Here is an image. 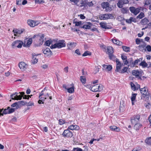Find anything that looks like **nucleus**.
Instances as JSON below:
<instances>
[{
    "label": "nucleus",
    "instance_id": "obj_1",
    "mask_svg": "<svg viewBox=\"0 0 151 151\" xmlns=\"http://www.w3.org/2000/svg\"><path fill=\"white\" fill-rule=\"evenodd\" d=\"M66 45L65 41L64 40H59L58 42L51 45L50 46L51 49L55 48H60L65 46Z\"/></svg>",
    "mask_w": 151,
    "mask_h": 151
},
{
    "label": "nucleus",
    "instance_id": "obj_2",
    "mask_svg": "<svg viewBox=\"0 0 151 151\" xmlns=\"http://www.w3.org/2000/svg\"><path fill=\"white\" fill-rule=\"evenodd\" d=\"M63 88L67 90L68 92L70 93H73L74 92V86L73 84L69 85L63 84Z\"/></svg>",
    "mask_w": 151,
    "mask_h": 151
},
{
    "label": "nucleus",
    "instance_id": "obj_3",
    "mask_svg": "<svg viewBox=\"0 0 151 151\" xmlns=\"http://www.w3.org/2000/svg\"><path fill=\"white\" fill-rule=\"evenodd\" d=\"M23 44V42L22 41L20 40H17L12 42V46L14 48L16 47L21 48Z\"/></svg>",
    "mask_w": 151,
    "mask_h": 151
},
{
    "label": "nucleus",
    "instance_id": "obj_4",
    "mask_svg": "<svg viewBox=\"0 0 151 151\" xmlns=\"http://www.w3.org/2000/svg\"><path fill=\"white\" fill-rule=\"evenodd\" d=\"M48 96V93L47 92V90H46V88H45L40 94L39 97L40 99L45 100L46 99V97Z\"/></svg>",
    "mask_w": 151,
    "mask_h": 151
},
{
    "label": "nucleus",
    "instance_id": "obj_5",
    "mask_svg": "<svg viewBox=\"0 0 151 151\" xmlns=\"http://www.w3.org/2000/svg\"><path fill=\"white\" fill-rule=\"evenodd\" d=\"M62 135L65 138H70L73 136V133L69 129H67L64 131Z\"/></svg>",
    "mask_w": 151,
    "mask_h": 151
},
{
    "label": "nucleus",
    "instance_id": "obj_6",
    "mask_svg": "<svg viewBox=\"0 0 151 151\" xmlns=\"http://www.w3.org/2000/svg\"><path fill=\"white\" fill-rule=\"evenodd\" d=\"M114 17L112 14H101L100 15L99 18L101 20H106Z\"/></svg>",
    "mask_w": 151,
    "mask_h": 151
},
{
    "label": "nucleus",
    "instance_id": "obj_7",
    "mask_svg": "<svg viewBox=\"0 0 151 151\" xmlns=\"http://www.w3.org/2000/svg\"><path fill=\"white\" fill-rule=\"evenodd\" d=\"M143 73L142 71H139L136 70H134L132 71V75L138 79H141V77Z\"/></svg>",
    "mask_w": 151,
    "mask_h": 151
},
{
    "label": "nucleus",
    "instance_id": "obj_8",
    "mask_svg": "<svg viewBox=\"0 0 151 151\" xmlns=\"http://www.w3.org/2000/svg\"><path fill=\"white\" fill-rule=\"evenodd\" d=\"M103 90L102 87L100 85L97 84L93 85L91 87V90L93 92H97L101 91Z\"/></svg>",
    "mask_w": 151,
    "mask_h": 151
},
{
    "label": "nucleus",
    "instance_id": "obj_9",
    "mask_svg": "<svg viewBox=\"0 0 151 151\" xmlns=\"http://www.w3.org/2000/svg\"><path fill=\"white\" fill-rule=\"evenodd\" d=\"M27 23L30 27H34L39 24L40 22L38 21H34L32 19H29L27 20Z\"/></svg>",
    "mask_w": 151,
    "mask_h": 151
},
{
    "label": "nucleus",
    "instance_id": "obj_10",
    "mask_svg": "<svg viewBox=\"0 0 151 151\" xmlns=\"http://www.w3.org/2000/svg\"><path fill=\"white\" fill-rule=\"evenodd\" d=\"M102 48L103 49V50L105 51L107 50L108 54H113L114 52L113 48L111 46L106 47L104 45L102 46Z\"/></svg>",
    "mask_w": 151,
    "mask_h": 151
},
{
    "label": "nucleus",
    "instance_id": "obj_11",
    "mask_svg": "<svg viewBox=\"0 0 151 151\" xmlns=\"http://www.w3.org/2000/svg\"><path fill=\"white\" fill-rule=\"evenodd\" d=\"M140 118V116L139 115H134L131 118V121L132 124H134L138 122Z\"/></svg>",
    "mask_w": 151,
    "mask_h": 151
},
{
    "label": "nucleus",
    "instance_id": "obj_12",
    "mask_svg": "<svg viewBox=\"0 0 151 151\" xmlns=\"http://www.w3.org/2000/svg\"><path fill=\"white\" fill-rule=\"evenodd\" d=\"M32 38L29 39H27L25 40L23 46L24 47H29L32 44Z\"/></svg>",
    "mask_w": 151,
    "mask_h": 151
},
{
    "label": "nucleus",
    "instance_id": "obj_13",
    "mask_svg": "<svg viewBox=\"0 0 151 151\" xmlns=\"http://www.w3.org/2000/svg\"><path fill=\"white\" fill-rule=\"evenodd\" d=\"M71 2H73L74 4L77 6L81 7V5L83 3V0H70Z\"/></svg>",
    "mask_w": 151,
    "mask_h": 151
},
{
    "label": "nucleus",
    "instance_id": "obj_14",
    "mask_svg": "<svg viewBox=\"0 0 151 151\" xmlns=\"http://www.w3.org/2000/svg\"><path fill=\"white\" fill-rule=\"evenodd\" d=\"M18 93H14L12 95H11V97L12 100H20L22 99V96L21 95H18Z\"/></svg>",
    "mask_w": 151,
    "mask_h": 151
},
{
    "label": "nucleus",
    "instance_id": "obj_15",
    "mask_svg": "<svg viewBox=\"0 0 151 151\" xmlns=\"http://www.w3.org/2000/svg\"><path fill=\"white\" fill-rule=\"evenodd\" d=\"M19 66L22 71L25 70L27 67V65L25 63L21 62L19 64Z\"/></svg>",
    "mask_w": 151,
    "mask_h": 151
},
{
    "label": "nucleus",
    "instance_id": "obj_16",
    "mask_svg": "<svg viewBox=\"0 0 151 151\" xmlns=\"http://www.w3.org/2000/svg\"><path fill=\"white\" fill-rule=\"evenodd\" d=\"M129 10L131 12L135 15H137L140 12V9L139 8H136L133 6L130 7L129 8Z\"/></svg>",
    "mask_w": 151,
    "mask_h": 151
},
{
    "label": "nucleus",
    "instance_id": "obj_17",
    "mask_svg": "<svg viewBox=\"0 0 151 151\" xmlns=\"http://www.w3.org/2000/svg\"><path fill=\"white\" fill-rule=\"evenodd\" d=\"M116 65L115 71L119 72L121 70V67L123 65V63H121V62L119 61V60H116Z\"/></svg>",
    "mask_w": 151,
    "mask_h": 151
},
{
    "label": "nucleus",
    "instance_id": "obj_18",
    "mask_svg": "<svg viewBox=\"0 0 151 151\" xmlns=\"http://www.w3.org/2000/svg\"><path fill=\"white\" fill-rule=\"evenodd\" d=\"M83 1L84 4L81 5V7H84L85 8L88 6H91L93 5L92 1L88 2L87 0H83Z\"/></svg>",
    "mask_w": 151,
    "mask_h": 151
},
{
    "label": "nucleus",
    "instance_id": "obj_19",
    "mask_svg": "<svg viewBox=\"0 0 151 151\" xmlns=\"http://www.w3.org/2000/svg\"><path fill=\"white\" fill-rule=\"evenodd\" d=\"M92 25V24L90 22L86 23L83 26H81V28H82L84 29H89Z\"/></svg>",
    "mask_w": 151,
    "mask_h": 151
},
{
    "label": "nucleus",
    "instance_id": "obj_20",
    "mask_svg": "<svg viewBox=\"0 0 151 151\" xmlns=\"http://www.w3.org/2000/svg\"><path fill=\"white\" fill-rule=\"evenodd\" d=\"M43 52L47 56H51L52 52H51L50 49L49 48H47L43 50Z\"/></svg>",
    "mask_w": 151,
    "mask_h": 151
},
{
    "label": "nucleus",
    "instance_id": "obj_21",
    "mask_svg": "<svg viewBox=\"0 0 151 151\" xmlns=\"http://www.w3.org/2000/svg\"><path fill=\"white\" fill-rule=\"evenodd\" d=\"M142 60L141 58L139 59L136 60L133 62H132V63L129 64L128 66H130L131 67H133L136 65H137L139 62H140Z\"/></svg>",
    "mask_w": 151,
    "mask_h": 151
},
{
    "label": "nucleus",
    "instance_id": "obj_22",
    "mask_svg": "<svg viewBox=\"0 0 151 151\" xmlns=\"http://www.w3.org/2000/svg\"><path fill=\"white\" fill-rule=\"evenodd\" d=\"M76 43L73 42L68 43L67 44V46L68 47V49L70 50L74 48L76 45Z\"/></svg>",
    "mask_w": 151,
    "mask_h": 151
},
{
    "label": "nucleus",
    "instance_id": "obj_23",
    "mask_svg": "<svg viewBox=\"0 0 151 151\" xmlns=\"http://www.w3.org/2000/svg\"><path fill=\"white\" fill-rule=\"evenodd\" d=\"M9 107H8L7 109H4L2 113V112L3 109H0V116H3L4 114H9Z\"/></svg>",
    "mask_w": 151,
    "mask_h": 151
},
{
    "label": "nucleus",
    "instance_id": "obj_24",
    "mask_svg": "<svg viewBox=\"0 0 151 151\" xmlns=\"http://www.w3.org/2000/svg\"><path fill=\"white\" fill-rule=\"evenodd\" d=\"M111 130L116 132H119L120 131V128L115 126H112L110 127Z\"/></svg>",
    "mask_w": 151,
    "mask_h": 151
},
{
    "label": "nucleus",
    "instance_id": "obj_25",
    "mask_svg": "<svg viewBox=\"0 0 151 151\" xmlns=\"http://www.w3.org/2000/svg\"><path fill=\"white\" fill-rule=\"evenodd\" d=\"M112 42L114 44L119 45H121L122 44V42H120L119 40L116 38H113L112 39Z\"/></svg>",
    "mask_w": 151,
    "mask_h": 151
},
{
    "label": "nucleus",
    "instance_id": "obj_26",
    "mask_svg": "<svg viewBox=\"0 0 151 151\" xmlns=\"http://www.w3.org/2000/svg\"><path fill=\"white\" fill-rule=\"evenodd\" d=\"M79 128V127L77 125H71L68 128V129L72 130H78Z\"/></svg>",
    "mask_w": 151,
    "mask_h": 151
},
{
    "label": "nucleus",
    "instance_id": "obj_27",
    "mask_svg": "<svg viewBox=\"0 0 151 151\" xmlns=\"http://www.w3.org/2000/svg\"><path fill=\"white\" fill-rule=\"evenodd\" d=\"M100 25L101 27L104 29H109L110 28V27L108 26L107 24L106 23H105L104 22H101L100 23Z\"/></svg>",
    "mask_w": 151,
    "mask_h": 151
},
{
    "label": "nucleus",
    "instance_id": "obj_28",
    "mask_svg": "<svg viewBox=\"0 0 151 151\" xmlns=\"http://www.w3.org/2000/svg\"><path fill=\"white\" fill-rule=\"evenodd\" d=\"M44 37L45 35L44 34H42L41 35L40 34V35H39V36L38 37L39 38V42L41 44H42L43 43L44 41L43 38Z\"/></svg>",
    "mask_w": 151,
    "mask_h": 151
},
{
    "label": "nucleus",
    "instance_id": "obj_29",
    "mask_svg": "<svg viewBox=\"0 0 151 151\" xmlns=\"http://www.w3.org/2000/svg\"><path fill=\"white\" fill-rule=\"evenodd\" d=\"M142 126V125L139 123H136L134 126V128L136 130H138Z\"/></svg>",
    "mask_w": 151,
    "mask_h": 151
},
{
    "label": "nucleus",
    "instance_id": "obj_30",
    "mask_svg": "<svg viewBox=\"0 0 151 151\" xmlns=\"http://www.w3.org/2000/svg\"><path fill=\"white\" fill-rule=\"evenodd\" d=\"M146 88L145 87L143 88L140 89V91L141 94L145 95H147V91H146Z\"/></svg>",
    "mask_w": 151,
    "mask_h": 151
},
{
    "label": "nucleus",
    "instance_id": "obj_31",
    "mask_svg": "<svg viewBox=\"0 0 151 151\" xmlns=\"http://www.w3.org/2000/svg\"><path fill=\"white\" fill-rule=\"evenodd\" d=\"M146 44L145 43H143L142 44L140 45L139 47V50H145V47Z\"/></svg>",
    "mask_w": 151,
    "mask_h": 151
},
{
    "label": "nucleus",
    "instance_id": "obj_32",
    "mask_svg": "<svg viewBox=\"0 0 151 151\" xmlns=\"http://www.w3.org/2000/svg\"><path fill=\"white\" fill-rule=\"evenodd\" d=\"M149 21L147 19L145 18L141 20L140 23L142 25H146L148 22Z\"/></svg>",
    "mask_w": 151,
    "mask_h": 151
},
{
    "label": "nucleus",
    "instance_id": "obj_33",
    "mask_svg": "<svg viewBox=\"0 0 151 151\" xmlns=\"http://www.w3.org/2000/svg\"><path fill=\"white\" fill-rule=\"evenodd\" d=\"M122 104H121V103H120V111L123 112V111L125 109V106L123 104H124V102L123 101L122 102Z\"/></svg>",
    "mask_w": 151,
    "mask_h": 151
},
{
    "label": "nucleus",
    "instance_id": "obj_34",
    "mask_svg": "<svg viewBox=\"0 0 151 151\" xmlns=\"http://www.w3.org/2000/svg\"><path fill=\"white\" fill-rule=\"evenodd\" d=\"M101 6L103 9L106 8L109 6V4L108 2H103L101 4Z\"/></svg>",
    "mask_w": 151,
    "mask_h": 151
},
{
    "label": "nucleus",
    "instance_id": "obj_35",
    "mask_svg": "<svg viewBox=\"0 0 151 151\" xmlns=\"http://www.w3.org/2000/svg\"><path fill=\"white\" fill-rule=\"evenodd\" d=\"M122 48L123 51L126 52H130V48L129 47L126 46H123Z\"/></svg>",
    "mask_w": 151,
    "mask_h": 151
},
{
    "label": "nucleus",
    "instance_id": "obj_36",
    "mask_svg": "<svg viewBox=\"0 0 151 151\" xmlns=\"http://www.w3.org/2000/svg\"><path fill=\"white\" fill-rule=\"evenodd\" d=\"M109 58L111 60H112L113 61H116V60H118V59L116 58V57L114 55L112 54H109Z\"/></svg>",
    "mask_w": 151,
    "mask_h": 151
},
{
    "label": "nucleus",
    "instance_id": "obj_37",
    "mask_svg": "<svg viewBox=\"0 0 151 151\" xmlns=\"http://www.w3.org/2000/svg\"><path fill=\"white\" fill-rule=\"evenodd\" d=\"M128 11V9L127 8H122L121 9L122 12L123 14H127Z\"/></svg>",
    "mask_w": 151,
    "mask_h": 151
},
{
    "label": "nucleus",
    "instance_id": "obj_38",
    "mask_svg": "<svg viewBox=\"0 0 151 151\" xmlns=\"http://www.w3.org/2000/svg\"><path fill=\"white\" fill-rule=\"evenodd\" d=\"M127 67H124L122 70H121L119 72L121 73H124L127 71Z\"/></svg>",
    "mask_w": 151,
    "mask_h": 151
},
{
    "label": "nucleus",
    "instance_id": "obj_39",
    "mask_svg": "<svg viewBox=\"0 0 151 151\" xmlns=\"http://www.w3.org/2000/svg\"><path fill=\"white\" fill-rule=\"evenodd\" d=\"M139 65L142 66L143 68H145L147 66L148 64L145 62L143 61L140 63Z\"/></svg>",
    "mask_w": 151,
    "mask_h": 151
},
{
    "label": "nucleus",
    "instance_id": "obj_40",
    "mask_svg": "<svg viewBox=\"0 0 151 151\" xmlns=\"http://www.w3.org/2000/svg\"><path fill=\"white\" fill-rule=\"evenodd\" d=\"M145 142L147 144L151 145V137L146 139L145 140Z\"/></svg>",
    "mask_w": 151,
    "mask_h": 151
},
{
    "label": "nucleus",
    "instance_id": "obj_41",
    "mask_svg": "<svg viewBox=\"0 0 151 151\" xmlns=\"http://www.w3.org/2000/svg\"><path fill=\"white\" fill-rule=\"evenodd\" d=\"M145 16L143 12H141L140 14L137 17V19H141L144 17Z\"/></svg>",
    "mask_w": 151,
    "mask_h": 151
},
{
    "label": "nucleus",
    "instance_id": "obj_42",
    "mask_svg": "<svg viewBox=\"0 0 151 151\" xmlns=\"http://www.w3.org/2000/svg\"><path fill=\"white\" fill-rule=\"evenodd\" d=\"M91 55V53L88 51H86L82 55L83 56H86L87 55Z\"/></svg>",
    "mask_w": 151,
    "mask_h": 151
},
{
    "label": "nucleus",
    "instance_id": "obj_43",
    "mask_svg": "<svg viewBox=\"0 0 151 151\" xmlns=\"http://www.w3.org/2000/svg\"><path fill=\"white\" fill-rule=\"evenodd\" d=\"M52 44V45H53L52 41L51 40H48L47 41L45 42V44L47 46H49L51 44Z\"/></svg>",
    "mask_w": 151,
    "mask_h": 151
},
{
    "label": "nucleus",
    "instance_id": "obj_44",
    "mask_svg": "<svg viewBox=\"0 0 151 151\" xmlns=\"http://www.w3.org/2000/svg\"><path fill=\"white\" fill-rule=\"evenodd\" d=\"M80 80L81 81L83 84L86 83V79L84 76H81L80 77Z\"/></svg>",
    "mask_w": 151,
    "mask_h": 151
},
{
    "label": "nucleus",
    "instance_id": "obj_45",
    "mask_svg": "<svg viewBox=\"0 0 151 151\" xmlns=\"http://www.w3.org/2000/svg\"><path fill=\"white\" fill-rule=\"evenodd\" d=\"M130 85L133 91H135L136 90V87L135 85L133 83L131 82L130 83Z\"/></svg>",
    "mask_w": 151,
    "mask_h": 151
},
{
    "label": "nucleus",
    "instance_id": "obj_46",
    "mask_svg": "<svg viewBox=\"0 0 151 151\" xmlns=\"http://www.w3.org/2000/svg\"><path fill=\"white\" fill-rule=\"evenodd\" d=\"M137 95V93H133L132 94L131 97V101H134L135 99L136 96Z\"/></svg>",
    "mask_w": 151,
    "mask_h": 151
},
{
    "label": "nucleus",
    "instance_id": "obj_47",
    "mask_svg": "<svg viewBox=\"0 0 151 151\" xmlns=\"http://www.w3.org/2000/svg\"><path fill=\"white\" fill-rule=\"evenodd\" d=\"M123 4L121 0L119 1L117 3V6L119 8H122Z\"/></svg>",
    "mask_w": 151,
    "mask_h": 151
},
{
    "label": "nucleus",
    "instance_id": "obj_48",
    "mask_svg": "<svg viewBox=\"0 0 151 151\" xmlns=\"http://www.w3.org/2000/svg\"><path fill=\"white\" fill-rule=\"evenodd\" d=\"M74 23H75L76 26H81L82 22L81 21L76 22H73Z\"/></svg>",
    "mask_w": 151,
    "mask_h": 151
},
{
    "label": "nucleus",
    "instance_id": "obj_49",
    "mask_svg": "<svg viewBox=\"0 0 151 151\" xmlns=\"http://www.w3.org/2000/svg\"><path fill=\"white\" fill-rule=\"evenodd\" d=\"M73 151H83V150L81 148L79 147L74 148H73Z\"/></svg>",
    "mask_w": 151,
    "mask_h": 151
},
{
    "label": "nucleus",
    "instance_id": "obj_50",
    "mask_svg": "<svg viewBox=\"0 0 151 151\" xmlns=\"http://www.w3.org/2000/svg\"><path fill=\"white\" fill-rule=\"evenodd\" d=\"M32 59L33 60L32 61V63L33 64H35L37 63L38 62V59H36V58L35 57H33L32 58Z\"/></svg>",
    "mask_w": 151,
    "mask_h": 151
},
{
    "label": "nucleus",
    "instance_id": "obj_51",
    "mask_svg": "<svg viewBox=\"0 0 151 151\" xmlns=\"http://www.w3.org/2000/svg\"><path fill=\"white\" fill-rule=\"evenodd\" d=\"M151 1L150 0H146L145 3V5H148L150 4L151 3Z\"/></svg>",
    "mask_w": 151,
    "mask_h": 151
},
{
    "label": "nucleus",
    "instance_id": "obj_52",
    "mask_svg": "<svg viewBox=\"0 0 151 151\" xmlns=\"http://www.w3.org/2000/svg\"><path fill=\"white\" fill-rule=\"evenodd\" d=\"M112 68V66L111 65H107L106 70L107 71H109Z\"/></svg>",
    "mask_w": 151,
    "mask_h": 151
},
{
    "label": "nucleus",
    "instance_id": "obj_53",
    "mask_svg": "<svg viewBox=\"0 0 151 151\" xmlns=\"http://www.w3.org/2000/svg\"><path fill=\"white\" fill-rule=\"evenodd\" d=\"M123 4H127L129 3L128 0H121Z\"/></svg>",
    "mask_w": 151,
    "mask_h": 151
},
{
    "label": "nucleus",
    "instance_id": "obj_54",
    "mask_svg": "<svg viewBox=\"0 0 151 151\" xmlns=\"http://www.w3.org/2000/svg\"><path fill=\"white\" fill-rule=\"evenodd\" d=\"M142 40L140 39H137L136 40V44H139Z\"/></svg>",
    "mask_w": 151,
    "mask_h": 151
},
{
    "label": "nucleus",
    "instance_id": "obj_55",
    "mask_svg": "<svg viewBox=\"0 0 151 151\" xmlns=\"http://www.w3.org/2000/svg\"><path fill=\"white\" fill-rule=\"evenodd\" d=\"M83 147L84 148L83 150V151H88V147L87 146H84Z\"/></svg>",
    "mask_w": 151,
    "mask_h": 151
},
{
    "label": "nucleus",
    "instance_id": "obj_56",
    "mask_svg": "<svg viewBox=\"0 0 151 151\" xmlns=\"http://www.w3.org/2000/svg\"><path fill=\"white\" fill-rule=\"evenodd\" d=\"M146 48L148 51L150 52L151 51V47L150 45H147Z\"/></svg>",
    "mask_w": 151,
    "mask_h": 151
},
{
    "label": "nucleus",
    "instance_id": "obj_57",
    "mask_svg": "<svg viewBox=\"0 0 151 151\" xmlns=\"http://www.w3.org/2000/svg\"><path fill=\"white\" fill-rule=\"evenodd\" d=\"M9 113L10 114L14 112L15 111V109L14 108H9Z\"/></svg>",
    "mask_w": 151,
    "mask_h": 151
},
{
    "label": "nucleus",
    "instance_id": "obj_58",
    "mask_svg": "<svg viewBox=\"0 0 151 151\" xmlns=\"http://www.w3.org/2000/svg\"><path fill=\"white\" fill-rule=\"evenodd\" d=\"M75 52L79 55H81V53L79 49H77L75 50Z\"/></svg>",
    "mask_w": 151,
    "mask_h": 151
},
{
    "label": "nucleus",
    "instance_id": "obj_59",
    "mask_svg": "<svg viewBox=\"0 0 151 151\" xmlns=\"http://www.w3.org/2000/svg\"><path fill=\"white\" fill-rule=\"evenodd\" d=\"M18 29H14L13 30V32L14 33V35L15 36H17V32Z\"/></svg>",
    "mask_w": 151,
    "mask_h": 151
},
{
    "label": "nucleus",
    "instance_id": "obj_60",
    "mask_svg": "<svg viewBox=\"0 0 151 151\" xmlns=\"http://www.w3.org/2000/svg\"><path fill=\"white\" fill-rule=\"evenodd\" d=\"M34 105V103L32 102L27 103L26 105L27 106H31Z\"/></svg>",
    "mask_w": 151,
    "mask_h": 151
},
{
    "label": "nucleus",
    "instance_id": "obj_61",
    "mask_svg": "<svg viewBox=\"0 0 151 151\" xmlns=\"http://www.w3.org/2000/svg\"><path fill=\"white\" fill-rule=\"evenodd\" d=\"M22 0H16V4L17 5H20Z\"/></svg>",
    "mask_w": 151,
    "mask_h": 151
},
{
    "label": "nucleus",
    "instance_id": "obj_62",
    "mask_svg": "<svg viewBox=\"0 0 151 151\" xmlns=\"http://www.w3.org/2000/svg\"><path fill=\"white\" fill-rule=\"evenodd\" d=\"M60 124V125H62L65 123V121L63 119H60L59 120Z\"/></svg>",
    "mask_w": 151,
    "mask_h": 151
},
{
    "label": "nucleus",
    "instance_id": "obj_63",
    "mask_svg": "<svg viewBox=\"0 0 151 151\" xmlns=\"http://www.w3.org/2000/svg\"><path fill=\"white\" fill-rule=\"evenodd\" d=\"M23 32V29H21V30H19L18 29L17 34L20 35Z\"/></svg>",
    "mask_w": 151,
    "mask_h": 151
},
{
    "label": "nucleus",
    "instance_id": "obj_64",
    "mask_svg": "<svg viewBox=\"0 0 151 151\" xmlns=\"http://www.w3.org/2000/svg\"><path fill=\"white\" fill-rule=\"evenodd\" d=\"M68 67L66 66L65 67L64 69V72L66 73H67L68 72Z\"/></svg>",
    "mask_w": 151,
    "mask_h": 151
}]
</instances>
